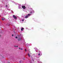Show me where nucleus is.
I'll return each mask as SVG.
<instances>
[{"label":"nucleus","mask_w":63,"mask_h":63,"mask_svg":"<svg viewBox=\"0 0 63 63\" xmlns=\"http://www.w3.org/2000/svg\"><path fill=\"white\" fill-rule=\"evenodd\" d=\"M13 17L15 19H17V17H16V16L15 15H13Z\"/></svg>","instance_id":"obj_1"},{"label":"nucleus","mask_w":63,"mask_h":63,"mask_svg":"<svg viewBox=\"0 0 63 63\" xmlns=\"http://www.w3.org/2000/svg\"><path fill=\"white\" fill-rule=\"evenodd\" d=\"M22 7L23 9H26V7L24 6H22Z\"/></svg>","instance_id":"obj_2"},{"label":"nucleus","mask_w":63,"mask_h":63,"mask_svg":"<svg viewBox=\"0 0 63 63\" xmlns=\"http://www.w3.org/2000/svg\"><path fill=\"white\" fill-rule=\"evenodd\" d=\"M18 41H21V38H19L18 39Z\"/></svg>","instance_id":"obj_3"},{"label":"nucleus","mask_w":63,"mask_h":63,"mask_svg":"<svg viewBox=\"0 0 63 63\" xmlns=\"http://www.w3.org/2000/svg\"><path fill=\"white\" fill-rule=\"evenodd\" d=\"M30 62L31 63H33L34 62V60H31L30 61Z\"/></svg>","instance_id":"obj_4"},{"label":"nucleus","mask_w":63,"mask_h":63,"mask_svg":"<svg viewBox=\"0 0 63 63\" xmlns=\"http://www.w3.org/2000/svg\"><path fill=\"white\" fill-rule=\"evenodd\" d=\"M28 17V16L27 15L25 16V18H27Z\"/></svg>","instance_id":"obj_5"},{"label":"nucleus","mask_w":63,"mask_h":63,"mask_svg":"<svg viewBox=\"0 0 63 63\" xmlns=\"http://www.w3.org/2000/svg\"><path fill=\"white\" fill-rule=\"evenodd\" d=\"M23 29H24V28H23L21 29V31H23Z\"/></svg>","instance_id":"obj_6"},{"label":"nucleus","mask_w":63,"mask_h":63,"mask_svg":"<svg viewBox=\"0 0 63 63\" xmlns=\"http://www.w3.org/2000/svg\"><path fill=\"white\" fill-rule=\"evenodd\" d=\"M2 20H4L5 19V18H2Z\"/></svg>","instance_id":"obj_7"},{"label":"nucleus","mask_w":63,"mask_h":63,"mask_svg":"<svg viewBox=\"0 0 63 63\" xmlns=\"http://www.w3.org/2000/svg\"><path fill=\"white\" fill-rule=\"evenodd\" d=\"M25 52H27V50H26V49H25Z\"/></svg>","instance_id":"obj_8"},{"label":"nucleus","mask_w":63,"mask_h":63,"mask_svg":"<svg viewBox=\"0 0 63 63\" xmlns=\"http://www.w3.org/2000/svg\"><path fill=\"white\" fill-rule=\"evenodd\" d=\"M28 55L29 56V57H30V54H28Z\"/></svg>","instance_id":"obj_9"},{"label":"nucleus","mask_w":63,"mask_h":63,"mask_svg":"<svg viewBox=\"0 0 63 63\" xmlns=\"http://www.w3.org/2000/svg\"><path fill=\"white\" fill-rule=\"evenodd\" d=\"M31 14H32V12L31 11L30 12Z\"/></svg>","instance_id":"obj_10"},{"label":"nucleus","mask_w":63,"mask_h":63,"mask_svg":"<svg viewBox=\"0 0 63 63\" xmlns=\"http://www.w3.org/2000/svg\"><path fill=\"white\" fill-rule=\"evenodd\" d=\"M21 62H22V61H20V63H21Z\"/></svg>","instance_id":"obj_11"},{"label":"nucleus","mask_w":63,"mask_h":63,"mask_svg":"<svg viewBox=\"0 0 63 63\" xmlns=\"http://www.w3.org/2000/svg\"><path fill=\"white\" fill-rule=\"evenodd\" d=\"M16 39H17V37L16 36Z\"/></svg>","instance_id":"obj_12"},{"label":"nucleus","mask_w":63,"mask_h":63,"mask_svg":"<svg viewBox=\"0 0 63 63\" xmlns=\"http://www.w3.org/2000/svg\"><path fill=\"white\" fill-rule=\"evenodd\" d=\"M6 7H8V5H6Z\"/></svg>","instance_id":"obj_13"},{"label":"nucleus","mask_w":63,"mask_h":63,"mask_svg":"<svg viewBox=\"0 0 63 63\" xmlns=\"http://www.w3.org/2000/svg\"><path fill=\"white\" fill-rule=\"evenodd\" d=\"M12 36H14V35L12 34Z\"/></svg>","instance_id":"obj_14"},{"label":"nucleus","mask_w":63,"mask_h":63,"mask_svg":"<svg viewBox=\"0 0 63 63\" xmlns=\"http://www.w3.org/2000/svg\"><path fill=\"white\" fill-rule=\"evenodd\" d=\"M28 16H30V14H28Z\"/></svg>","instance_id":"obj_15"},{"label":"nucleus","mask_w":63,"mask_h":63,"mask_svg":"<svg viewBox=\"0 0 63 63\" xmlns=\"http://www.w3.org/2000/svg\"><path fill=\"white\" fill-rule=\"evenodd\" d=\"M22 21H24V20L23 19V20H22Z\"/></svg>","instance_id":"obj_16"},{"label":"nucleus","mask_w":63,"mask_h":63,"mask_svg":"<svg viewBox=\"0 0 63 63\" xmlns=\"http://www.w3.org/2000/svg\"><path fill=\"white\" fill-rule=\"evenodd\" d=\"M20 49H21V50H22L23 49L22 48H21Z\"/></svg>","instance_id":"obj_17"},{"label":"nucleus","mask_w":63,"mask_h":63,"mask_svg":"<svg viewBox=\"0 0 63 63\" xmlns=\"http://www.w3.org/2000/svg\"><path fill=\"white\" fill-rule=\"evenodd\" d=\"M40 55V54H38V55Z\"/></svg>","instance_id":"obj_18"},{"label":"nucleus","mask_w":63,"mask_h":63,"mask_svg":"<svg viewBox=\"0 0 63 63\" xmlns=\"http://www.w3.org/2000/svg\"><path fill=\"white\" fill-rule=\"evenodd\" d=\"M1 37V35H0V37Z\"/></svg>","instance_id":"obj_19"},{"label":"nucleus","mask_w":63,"mask_h":63,"mask_svg":"<svg viewBox=\"0 0 63 63\" xmlns=\"http://www.w3.org/2000/svg\"><path fill=\"white\" fill-rule=\"evenodd\" d=\"M19 49H20L21 48H20L19 47Z\"/></svg>","instance_id":"obj_20"},{"label":"nucleus","mask_w":63,"mask_h":63,"mask_svg":"<svg viewBox=\"0 0 63 63\" xmlns=\"http://www.w3.org/2000/svg\"><path fill=\"white\" fill-rule=\"evenodd\" d=\"M14 47H16V46H14Z\"/></svg>","instance_id":"obj_21"},{"label":"nucleus","mask_w":63,"mask_h":63,"mask_svg":"<svg viewBox=\"0 0 63 63\" xmlns=\"http://www.w3.org/2000/svg\"><path fill=\"white\" fill-rule=\"evenodd\" d=\"M16 47H18L17 46H16Z\"/></svg>","instance_id":"obj_22"}]
</instances>
